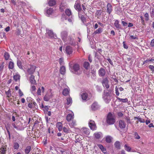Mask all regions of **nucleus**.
<instances>
[{
  "label": "nucleus",
  "mask_w": 154,
  "mask_h": 154,
  "mask_svg": "<svg viewBox=\"0 0 154 154\" xmlns=\"http://www.w3.org/2000/svg\"><path fill=\"white\" fill-rule=\"evenodd\" d=\"M117 99L119 101L123 103H126L128 101V99L127 98L125 99L120 98L119 97H117Z\"/></svg>",
  "instance_id": "35"
},
{
  "label": "nucleus",
  "mask_w": 154,
  "mask_h": 154,
  "mask_svg": "<svg viewBox=\"0 0 154 154\" xmlns=\"http://www.w3.org/2000/svg\"><path fill=\"white\" fill-rule=\"evenodd\" d=\"M19 5H20L22 8H23L26 5V3L22 1H20L18 2Z\"/></svg>",
  "instance_id": "50"
},
{
  "label": "nucleus",
  "mask_w": 154,
  "mask_h": 154,
  "mask_svg": "<svg viewBox=\"0 0 154 154\" xmlns=\"http://www.w3.org/2000/svg\"><path fill=\"white\" fill-rule=\"evenodd\" d=\"M90 129L93 130H95L97 129V127L94 121L90 120L88 123Z\"/></svg>",
  "instance_id": "6"
},
{
  "label": "nucleus",
  "mask_w": 154,
  "mask_h": 154,
  "mask_svg": "<svg viewBox=\"0 0 154 154\" xmlns=\"http://www.w3.org/2000/svg\"><path fill=\"white\" fill-rule=\"evenodd\" d=\"M14 64L13 62L12 61H10L9 62L8 68L10 69H13L14 68Z\"/></svg>",
  "instance_id": "41"
},
{
  "label": "nucleus",
  "mask_w": 154,
  "mask_h": 154,
  "mask_svg": "<svg viewBox=\"0 0 154 154\" xmlns=\"http://www.w3.org/2000/svg\"><path fill=\"white\" fill-rule=\"evenodd\" d=\"M36 89V88L35 85H32L31 86V87L30 90L32 92V93L34 95L36 94L35 93V91Z\"/></svg>",
  "instance_id": "30"
},
{
  "label": "nucleus",
  "mask_w": 154,
  "mask_h": 154,
  "mask_svg": "<svg viewBox=\"0 0 154 154\" xmlns=\"http://www.w3.org/2000/svg\"><path fill=\"white\" fill-rule=\"evenodd\" d=\"M52 94L50 92H47L45 95L43 99L45 101H48L52 97Z\"/></svg>",
  "instance_id": "10"
},
{
  "label": "nucleus",
  "mask_w": 154,
  "mask_h": 154,
  "mask_svg": "<svg viewBox=\"0 0 154 154\" xmlns=\"http://www.w3.org/2000/svg\"><path fill=\"white\" fill-rule=\"evenodd\" d=\"M20 75L18 73H16L14 75V81H17L20 79Z\"/></svg>",
  "instance_id": "25"
},
{
  "label": "nucleus",
  "mask_w": 154,
  "mask_h": 154,
  "mask_svg": "<svg viewBox=\"0 0 154 154\" xmlns=\"http://www.w3.org/2000/svg\"><path fill=\"white\" fill-rule=\"evenodd\" d=\"M114 145L116 148L118 149H120V142L118 141H116L114 143Z\"/></svg>",
  "instance_id": "29"
},
{
  "label": "nucleus",
  "mask_w": 154,
  "mask_h": 154,
  "mask_svg": "<svg viewBox=\"0 0 154 154\" xmlns=\"http://www.w3.org/2000/svg\"><path fill=\"white\" fill-rule=\"evenodd\" d=\"M94 135L95 138L97 139L101 138L103 137L102 134L100 132H97L95 133L94 134Z\"/></svg>",
  "instance_id": "18"
},
{
  "label": "nucleus",
  "mask_w": 154,
  "mask_h": 154,
  "mask_svg": "<svg viewBox=\"0 0 154 154\" xmlns=\"http://www.w3.org/2000/svg\"><path fill=\"white\" fill-rule=\"evenodd\" d=\"M65 13L66 15L69 17L71 16V17H72V15L71 10L69 9H67L65 11Z\"/></svg>",
  "instance_id": "26"
},
{
  "label": "nucleus",
  "mask_w": 154,
  "mask_h": 154,
  "mask_svg": "<svg viewBox=\"0 0 154 154\" xmlns=\"http://www.w3.org/2000/svg\"><path fill=\"white\" fill-rule=\"evenodd\" d=\"M30 82L32 85H35L36 82L35 80V76L32 75H31L29 78Z\"/></svg>",
  "instance_id": "21"
},
{
  "label": "nucleus",
  "mask_w": 154,
  "mask_h": 154,
  "mask_svg": "<svg viewBox=\"0 0 154 154\" xmlns=\"http://www.w3.org/2000/svg\"><path fill=\"white\" fill-rule=\"evenodd\" d=\"M65 51L67 55H70L72 54L73 52V49L71 47L68 46L66 47Z\"/></svg>",
  "instance_id": "12"
},
{
  "label": "nucleus",
  "mask_w": 154,
  "mask_h": 154,
  "mask_svg": "<svg viewBox=\"0 0 154 154\" xmlns=\"http://www.w3.org/2000/svg\"><path fill=\"white\" fill-rule=\"evenodd\" d=\"M150 16L151 17H153L154 16V9H152L150 12Z\"/></svg>",
  "instance_id": "64"
},
{
  "label": "nucleus",
  "mask_w": 154,
  "mask_h": 154,
  "mask_svg": "<svg viewBox=\"0 0 154 154\" xmlns=\"http://www.w3.org/2000/svg\"><path fill=\"white\" fill-rule=\"evenodd\" d=\"M6 94L7 97H8L11 96V91L10 89H9L6 92Z\"/></svg>",
  "instance_id": "54"
},
{
  "label": "nucleus",
  "mask_w": 154,
  "mask_h": 154,
  "mask_svg": "<svg viewBox=\"0 0 154 154\" xmlns=\"http://www.w3.org/2000/svg\"><path fill=\"white\" fill-rule=\"evenodd\" d=\"M17 64L18 67L21 69H23V66L22 65V62L20 60H18L17 62Z\"/></svg>",
  "instance_id": "43"
},
{
  "label": "nucleus",
  "mask_w": 154,
  "mask_h": 154,
  "mask_svg": "<svg viewBox=\"0 0 154 154\" xmlns=\"http://www.w3.org/2000/svg\"><path fill=\"white\" fill-rule=\"evenodd\" d=\"M4 63H0V72L2 71L4 68Z\"/></svg>",
  "instance_id": "59"
},
{
  "label": "nucleus",
  "mask_w": 154,
  "mask_h": 154,
  "mask_svg": "<svg viewBox=\"0 0 154 154\" xmlns=\"http://www.w3.org/2000/svg\"><path fill=\"white\" fill-rule=\"evenodd\" d=\"M119 126L121 129H124L126 126V124L124 121L120 120L119 122Z\"/></svg>",
  "instance_id": "15"
},
{
  "label": "nucleus",
  "mask_w": 154,
  "mask_h": 154,
  "mask_svg": "<svg viewBox=\"0 0 154 154\" xmlns=\"http://www.w3.org/2000/svg\"><path fill=\"white\" fill-rule=\"evenodd\" d=\"M82 99L84 100H86L89 99L88 94L86 92H84L81 94Z\"/></svg>",
  "instance_id": "16"
},
{
  "label": "nucleus",
  "mask_w": 154,
  "mask_h": 154,
  "mask_svg": "<svg viewBox=\"0 0 154 154\" xmlns=\"http://www.w3.org/2000/svg\"><path fill=\"white\" fill-rule=\"evenodd\" d=\"M97 90L99 92H101L102 91V89L98 85H97L96 87Z\"/></svg>",
  "instance_id": "57"
},
{
  "label": "nucleus",
  "mask_w": 154,
  "mask_h": 154,
  "mask_svg": "<svg viewBox=\"0 0 154 154\" xmlns=\"http://www.w3.org/2000/svg\"><path fill=\"white\" fill-rule=\"evenodd\" d=\"M106 122L109 125L114 124L115 122V119L114 116L110 113H109L107 117Z\"/></svg>",
  "instance_id": "2"
},
{
  "label": "nucleus",
  "mask_w": 154,
  "mask_h": 154,
  "mask_svg": "<svg viewBox=\"0 0 154 154\" xmlns=\"http://www.w3.org/2000/svg\"><path fill=\"white\" fill-rule=\"evenodd\" d=\"M101 83L104 88L106 89L109 88V81L107 78H103L101 82Z\"/></svg>",
  "instance_id": "3"
},
{
  "label": "nucleus",
  "mask_w": 154,
  "mask_h": 154,
  "mask_svg": "<svg viewBox=\"0 0 154 154\" xmlns=\"http://www.w3.org/2000/svg\"><path fill=\"white\" fill-rule=\"evenodd\" d=\"M31 147L30 146H27L25 149V152L26 154H28L30 151Z\"/></svg>",
  "instance_id": "36"
},
{
  "label": "nucleus",
  "mask_w": 154,
  "mask_h": 154,
  "mask_svg": "<svg viewBox=\"0 0 154 154\" xmlns=\"http://www.w3.org/2000/svg\"><path fill=\"white\" fill-rule=\"evenodd\" d=\"M36 67V66L33 65H30V67L28 68L27 70V72L29 75H32L35 72Z\"/></svg>",
  "instance_id": "5"
},
{
  "label": "nucleus",
  "mask_w": 154,
  "mask_h": 154,
  "mask_svg": "<svg viewBox=\"0 0 154 154\" xmlns=\"http://www.w3.org/2000/svg\"><path fill=\"white\" fill-rule=\"evenodd\" d=\"M73 39L70 36L68 37V39L67 40V43L70 44H72L73 43Z\"/></svg>",
  "instance_id": "39"
},
{
  "label": "nucleus",
  "mask_w": 154,
  "mask_h": 154,
  "mask_svg": "<svg viewBox=\"0 0 154 154\" xmlns=\"http://www.w3.org/2000/svg\"><path fill=\"white\" fill-rule=\"evenodd\" d=\"M81 131L83 135H89L90 133L89 129L87 128H83Z\"/></svg>",
  "instance_id": "17"
},
{
  "label": "nucleus",
  "mask_w": 154,
  "mask_h": 154,
  "mask_svg": "<svg viewBox=\"0 0 154 154\" xmlns=\"http://www.w3.org/2000/svg\"><path fill=\"white\" fill-rule=\"evenodd\" d=\"M99 108L98 103L96 102L94 103L91 106V109L93 110H96Z\"/></svg>",
  "instance_id": "20"
},
{
  "label": "nucleus",
  "mask_w": 154,
  "mask_h": 154,
  "mask_svg": "<svg viewBox=\"0 0 154 154\" xmlns=\"http://www.w3.org/2000/svg\"><path fill=\"white\" fill-rule=\"evenodd\" d=\"M106 8V12L108 14H109L111 13L113 10L111 4L109 3H108L107 5Z\"/></svg>",
  "instance_id": "14"
},
{
  "label": "nucleus",
  "mask_w": 154,
  "mask_h": 154,
  "mask_svg": "<svg viewBox=\"0 0 154 154\" xmlns=\"http://www.w3.org/2000/svg\"><path fill=\"white\" fill-rule=\"evenodd\" d=\"M63 131L67 133H70L71 132V131L70 130L69 128H67L65 127H64L63 128Z\"/></svg>",
  "instance_id": "44"
},
{
  "label": "nucleus",
  "mask_w": 154,
  "mask_h": 154,
  "mask_svg": "<svg viewBox=\"0 0 154 154\" xmlns=\"http://www.w3.org/2000/svg\"><path fill=\"white\" fill-rule=\"evenodd\" d=\"M67 35L68 32L66 31H63L61 33V36L62 39L64 42H66Z\"/></svg>",
  "instance_id": "7"
},
{
  "label": "nucleus",
  "mask_w": 154,
  "mask_h": 154,
  "mask_svg": "<svg viewBox=\"0 0 154 154\" xmlns=\"http://www.w3.org/2000/svg\"><path fill=\"white\" fill-rule=\"evenodd\" d=\"M112 137L109 136H107L106 138V141L107 143H110L112 141Z\"/></svg>",
  "instance_id": "34"
},
{
  "label": "nucleus",
  "mask_w": 154,
  "mask_h": 154,
  "mask_svg": "<svg viewBox=\"0 0 154 154\" xmlns=\"http://www.w3.org/2000/svg\"><path fill=\"white\" fill-rule=\"evenodd\" d=\"M60 74L62 75H64L65 74L66 72V68L64 66H62L60 67Z\"/></svg>",
  "instance_id": "24"
},
{
  "label": "nucleus",
  "mask_w": 154,
  "mask_h": 154,
  "mask_svg": "<svg viewBox=\"0 0 154 154\" xmlns=\"http://www.w3.org/2000/svg\"><path fill=\"white\" fill-rule=\"evenodd\" d=\"M99 148L101 150V151L104 153H106V148H105L101 144H98L97 145Z\"/></svg>",
  "instance_id": "22"
},
{
  "label": "nucleus",
  "mask_w": 154,
  "mask_h": 154,
  "mask_svg": "<svg viewBox=\"0 0 154 154\" xmlns=\"http://www.w3.org/2000/svg\"><path fill=\"white\" fill-rule=\"evenodd\" d=\"M70 69L72 72L77 75H79L82 73V70L80 68L79 65L77 63L70 66Z\"/></svg>",
  "instance_id": "1"
},
{
  "label": "nucleus",
  "mask_w": 154,
  "mask_h": 154,
  "mask_svg": "<svg viewBox=\"0 0 154 154\" xmlns=\"http://www.w3.org/2000/svg\"><path fill=\"white\" fill-rule=\"evenodd\" d=\"M74 7L75 9L79 12V13L82 11V9L81 8V4L79 2L76 1Z\"/></svg>",
  "instance_id": "8"
},
{
  "label": "nucleus",
  "mask_w": 154,
  "mask_h": 154,
  "mask_svg": "<svg viewBox=\"0 0 154 154\" xmlns=\"http://www.w3.org/2000/svg\"><path fill=\"white\" fill-rule=\"evenodd\" d=\"M70 90L69 88H65L63 90L62 94L64 96H67L69 94Z\"/></svg>",
  "instance_id": "23"
},
{
  "label": "nucleus",
  "mask_w": 154,
  "mask_h": 154,
  "mask_svg": "<svg viewBox=\"0 0 154 154\" xmlns=\"http://www.w3.org/2000/svg\"><path fill=\"white\" fill-rule=\"evenodd\" d=\"M129 38L131 40L138 39L137 37L136 36V35H130L129 37Z\"/></svg>",
  "instance_id": "48"
},
{
  "label": "nucleus",
  "mask_w": 154,
  "mask_h": 154,
  "mask_svg": "<svg viewBox=\"0 0 154 154\" xmlns=\"http://www.w3.org/2000/svg\"><path fill=\"white\" fill-rule=\"evenodd\" d=\"M13 147L14 149H18L19 147V144L17 142H15L14 143Z\"/></svg>",
  "instance_id": "47"
},
{
  "label": "nucleus",
  "mask_w": 154,
  "mask_h": 154,
  "mask_svg": "<svg viewBox=\"0 0 154 154\" xmlns=\"http://www.w3.org/2000/svg\"><path fill=\"white\" fill-rule=\"evenodd\" d=\"M1 150L0 152L2 154H5L6 153L7 151L6 148L4 146H2L0 148Z\"/></svg>",
  "instance_id": "27"
},
{
  "label": "nucleus",
  "mask_w": 154,
  "mask_h": 154,
  "mask_svg": "<svg viewBox=\"0 0 154 154\" xmlns=\"http://www.w3.org/2000/svg\"><path fill=\"white\" fill-rule=\"evenodd\" d=\"M56 1L55 0H50L48 2V4L49 6H52L56 4Z\"/></svg>",
  "instance_id": "37"
},
{
  "label": "nucleus",
  "mask_w": 154,
  "mask_h": 154,
  "mask_svg": "<svg viewBox=\"0 0 154 154\" xmlns=\"http://www.w3.org/2000/svg\"><path fill=\"white\" fill-rule=\"evenodd\" d=\"M63 3H61L60 5V9L61 11H63L65 8L64 7Z\"/></svg>",
  "instance_id": "61"
},
{
  "label": "nucleus",
  "mask_w": 154,
  "mask_h": 154,
  "mask_svg": "<svg viewBox=\"0 0 154 154\" xmlns=\"http://www.w3.org/2000/svg\"><path fill=\"white\" fill-rule=\"evenodd\" d=\"M103 31V29L101 28H99L98 29L96 30L94 32L95 34H99L101 33Z\"/></svg>",
  "instance_id": "40"
},
{
  "label": "nucleus",
  "mask_w": 154,
  "mask_h": 154,
  "mask_svg": "<svg viewBox=\"0 0 154 154\" xmlns=\"http://www.w3.org/2000/svg\"><path fill=\"white\" fill-rule=\"evenodd\" d=\"M91 73L92 74L91 76L92 78H95L96 76V70L95 69H93L92 70L91 72Z\"/></svg>",
  "instance_id": "33"
},
{
  "label": "nucleus",
  "mask_w": 154,
  "mask_h": 154,
  "mask_svg": "<svg viewBox=\"0 0 154 154\" xmlns=\"http://www.w3.org/2000/svg\"><path fill=\"white\" fill-rule=\"evenodd\" d=\"M46 31L47 33L51 38L54 39L55 38V37H56V35L54 33L52 30L47 29Z\"/></svg>",
  "instance_id": "9"
},
{
  "label": "nucleus",
  "mask_w": 154,
  "mask_h": 154,
  "mask_svg": "<svg viewBox=\"0 0 154 154\" xmlns=\"http://www.w3.org/2000/svg\"><path fill=\"white\" fill-rule=\"evenodd\" d=\"M134 119H137L138 120L139 122L141 123H144L145 122L144 119L140 118L139 116L134 117Z\"/></svg>",
  "instance_id": "45"
},
{
  "label": "nucleus",
  "mask_w": 154,
  "mask_h": 154,
  "mask_svg": "<svg viewBox=\"0 0 154 154\" xmlns=\"http://www.w3.org/2000/svg\"><path fill=\"white\" fill-rule=\"evenodd\" d=\"M82 7L83 9V12H84L85 11L87 8V5L85 3H84L83 4H82Z\"/></svg>",
  "instance_id": "55"
},
{
  "label": "nucleus",
  "mask_w": 154,
  "mask_h": 154,
  "mask_svg": "<svg viewBox=\"0 0 154 154\" xmlns=\"http://www.w3.org/2000/svg\"><path fill=\"white\" fill-rule=\"evenodd\" d=\"M69 125L71 128H73L76 125V121L75 120L72 121L71 122L69 123Z\"/></svg>",
  "instance_id": "42"
},
{
  "label": "nucleus",
  "mask_w": 154,
  "mask_h": 154,
  "mask_svg": "<svg viewBox=\"0 0 154 154\" xmlns=\"http://www.w3.org/2000/svg\"><path fill=\"white\" fill-rule=\"evenodd\" d=\"M83 66L86 69H88L90 67V64L88 62H85L84 63Z\"/></svg>",
  "instance_id": "38"
},
{
  "label": "nucleus",
  "mask_w": 154,
  "mask_h": 154,
  "mask_svg": "<svg viewBox=\"0 0 154 154\" xmlns=\"http://www.w3.org/2000/svg\"><path fill=\"white\" fill-rule=\"evenodd\" d=\"M124 147L125 150L128 152H130L131 151V148L128 145L125 144L124 146Z\"/></svg>",
  "instance_id": "28"
},
{
  "label": "nucleus",
  "mask_w": 154,
  "mask_h": 154,
  "mask_svg": "<svg viewBox=\"0 0 154 154\" xmlns=\"http://www.w3.org/2000/svg\"><path fill=\"white\" fill-rule=\"evenodd\" d=\"M10 55L7 52H5L4 54V57L6 60H8L9 58Z\"/></svg>",
  "instance_id": "49"
},
{
  "label": "nucleus",
  "mask_w": 154,
  "mask_h": 154,
  "mask_svg": "<svg viewBox=\"0 0 154 154\" xmlns=\"http://www.w3.org/2000/svg\"><path fill=\"white\" fill-rule=\"evenodd\" d=\"M103 97L104 101L106 103H109L111 100L110 95L108 93H104L103 95Z\"/></svg>",
  "instance_id": "4"
},
{
  "label": "nucleus",
  "mask_w": 154,
  "mask_h": 154,
  "mask_svg": "<svg viewBox=\"0 0 154 154\" xmlns=\"http://www.w3.org/2000/svg\"><path fill=\"white\" fill-rule=\"evenodd\" d=\"M144 16L145 17V20L146 21H147L149 20V15L147 13L145 14Z\"/></svg>",
  "instance_id": "56"
},
{
  "label": "nucleus",
  "mask_w": 154,
  "mask_h": 154,
  "mask_svg": "<svg viewBox=\"0 0 154 154\" xmlns=\"http://www.w3.org/2000/svg\"><path fill=\"white\" fill-rule=\"evenodd\" d=\"M134 138L136 139H139L140 138V136L139 135L138 133L135 132L134 133Z\"/></svg>",
  "instance_id": "58"
},
{
  "label": "nucleus",
  "mask_w": 154,
  "mask_h": 154,
  "mask_svg": "<svg viewBox=\"0 0 154 154\" xmlns=\"http://www.w3.org/2000/svg\"><path fill=\"white\" fill-rule=\"evenodd\" d=\"M54 11V10L53 8H50L48 9L46 11L47 14L49 16L52 14Z\"/></svg>",
  "instance_id": "31"
},
{
  "label": "nucleus",
  "mask_w": 154,
  "mask_h": 154,
  "mask_svg": "<svg viewBox=\"0 0 154 154\" xmlns=\"http://www.w3.org/2000/svg\"><path fill=\"white\" fill-rule=\"evenodd\" d=\"M101 13H102V12H101V10H97L96 11L95 14V16H97L98 17H99L100 16V15L101 14Z\"/></svg>",
  "instance_id": "46"
},
{
  "label": "nucleus",
  "mask_w": 154,
  "mask_h": 154,
  "mask_svg": "<svg viewBox=\"0 0 154 154\" xmlns=\"http://www.w3.org/2000/svg\"><path fill=\"white\" fill-rule=\"evenodd\" d=\"M59 62L61 65H63L64 64L63 58L62 57L60 58L59 60Z\"/></svg>",
  "instance_id": "53"
},
{
  "label": "nucleus",
  "mask_w": 154,
  "mask_h": 154,
  "mask_svg": "<svg viewBox=\"0 0 154 154\" xmlns=\"http://www.w3.org/2000/svg\"><path fill=\"white\" fill-rule=\"evenodd\" d=\"M37 94L38 95H41L42 94L41 91V88H39L38 89L37 92Z\"/></svg>",
  "instance_id": "60"
},
{
  "label": "nucleus",
  "mask_w": 154,
  "mask_h": 154,
  "mask_svg": "<svg viewBox=\"0 0 154 154\" xmlns=\"http://www.w3.org/2000/svg\"><path fill=\"white\" fill-rule=\"evenodd\" d=\"M116 93L117 96H119V91L118 88L117 86H116L115 88Z\"/></svg>",
  "instance_id": "63"
},
{
  "label": "nucleus",
  "mask_w": 154,
  "mask_h": 154,
  "mask_svg": "<svg viewBox=\"0 0 154 154\" xmlns=\"http://www.w3.org/2000/svg\"><path fill=\"white\" fill-rule=\"evenodd\" d=\"M149 68L152 71L154 72V66L150 65L149 66Z\"/></svg>",
  "instance_id": "62"
},
{
  "label": "nucleus",
  "mask_w": 154,
  "mask_h": 154,
  "mask_svg": "<svg viewBox=\"0 0 154 154\" xmlns=\"http://www.w3.org/2000/svg\"><path fill=\"white\" fill-rule=\"evenodd\" d=\"M72 101L71 98L69 97L67 98L66 100V103L67 105H69L71 103H72Z\"/></svg>",
  "instance_id": "51"
},
{
  "label": "nucleus",
  "mask_w": 154,
  "mask_h": 154,
  "mask_svg": "<svg viewBox=\"0 0 154 154\" xmlns=\"http://www.w3.org/2000/svg\"><path fill=\"white\" fill-rule=\"evenodd\" d=\"M71 113L68 114L66 117V119L68 122H69L74 118V114L73 112L70 111Z\"/></svg>",
  "instance_id": "13"
},
{
  "label": "nucleus",
  "mask_w": 154,
  "mask_h": 154,
  "mask_svg": "<svg viewBox=\"0 0 154 154\" xmlns=\"http://www.w3.org/2000/svg\"><path fill=\"white\" fill-rule=\"evenodd\" d=\"M57 128L58 130L59 131H61L63 128L61 123L60 122L57 123Z\"/></svg>",
  "instance_id": "32"
},
{
  "label": "nucleus",
  "mask_w": 154,
  "mask_h": 154,
  "mask_svg": "<svg viewBox=\"0 0 154 154\" xmlns=\"http://www.w3.org/2000/svg\"><path fill=\"white\" fill-rule=\"evenodd\" d=\"M114 25L116 28L122 29L121 25L119 23V22L118 20H115Z\"/></svg>",
  "instance_id": "19"
},
{
  "label": "nucleus",
  "mask_w": 154,
  "mask_h": 154,
  "mask_svg": "<svg viewBox=\"0 0 154 154\" xmlns=\"http://www.w3.org/2000/svg\"><path fill=\"white\" fill-rule=\"evenodd\" d=\"M79 18H80L81 20L84 22L85 21V17H84L83 15H82L80 14L79 13Z\"/></svg>",
  "instance_id": "52"
},
{
  "label": "nucleus",
  "mask_w": 154,
  "mask_h": 154,
  "mask_svg": "<svg viewBox=\"0 0 154 154\" xmlns=\"http://www.w3.org/2000/svg\"><path fill=\"white\" fill-rule=\"evenodd\" d=\"M106 73V71L105 69L101 68L98 70V74L100 77L104 76Z\"/></svg>",
  "instance_id": "11"
}]
</instances>
